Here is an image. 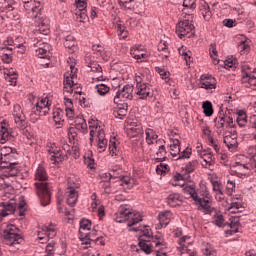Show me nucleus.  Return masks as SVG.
Here are the masks:
<instances>
[{
	"instance_id": "51",
	"label": "nucleus",
	"mask_w": 256,
	"mask_h": 256,
	"mask_svg": "<svg viewBox=\"0 0 256 256\" xmlns=\"http://www.w3.org/2000/svg\"><path fill=\"white\" fill-rule=\"evenodd\" d=\"M35 179L36 181H47L48 176H47V171L45 170V167L41 165L38 166L35 173Z\"/></svg>"
},
{
	"instance_id": "31",
	"label": "nucleus",
	"mask_w": 256,
	"mask_h": 256,
	"mask_svg": "<svg viewBox=\"0 0 256 256\" xmlns=\"http://www.w3.org/2000/svg\"><path fill=\"white\" fill-rule=\"evenodd\" d=\"M126 131L129 137H137L138 135H141V133H143V126L141 125V123L131 122L130 124H128Z\"/></svg>"
},
{
	"instance_id": "60",
	"label": "nucleus",
	"mask_w": 256,
	"mask_h": 256,
	"mask_svg": "<svg viewBox=\"0 0 256 256\" xmlns=\"http://www.w3.org/2000/svg\"><path fill=\"white\" fill-rule=\"evenodd\" d=\"M228 226L230 229L226 230V235H233L239 231V221H231Z\"/></svg>"
},
{
	"instance_id": "62",
	"label": "nucleus",
	"mask_w": 256,
	"mask_h": 256,
	"mask_svg": "<svg viewBox=\"0 0 256 256\" xmlns=\"http://www.w3.org/2000/svg\"><path fill=\"white\" fill-rule=\"evenodd\" d=\"M210 182L214 193H219L221 195V192H223V184L215 179H211Z\"/></svg>"
},
{
	"instance_id": "2",
	"label": "nucleus",
	"mask_w": 256,
	"mask_h": 256,
	"mask_svg": "<svg viewBox=\"0 0 256 256\" xmlns=\"http://www.w3.org/2000/svg\"><path fill=\"white\" fill-rule=\"evenodd\" d=\"M182 191L184 195H189L199 211L211 213L213 196L211 195V191H209L207 182L203 180L200 181L198 189L195 185H186L183 187Z\"/></svg>"
},
{
	"instance_id": "4",
	"label": "nucleus",
	"mask_w": 256,
	"mask_h": 256,
	"mask_svg": "<svg viewBox=\"0 0 256 256\" xmlns=\"http://www.w3.org/2000/svg\"><path fill=\"white\" fill-rule=\"evenodd\" d=\"M139 247L146 255H151L155 251L156 256H167V252L165 251L167 249V243L159 236H155L152 240L142 238L139 242Z\"/></svg>"
},
{
	"instance_id": "48",
	"label": "nucleus",
	"mask_w": 256,
	"mask_h": 256,
	"mask_svg": "<svg viewBox=\"0 0 256 256\" xmlns=\"http://www.w3.org/2000/svg\"><path fill=\"white\" fill-rule=\"evenodd\" d=\"M117 2L120 5L121 9L131 11L135 9V4L137 3V0H117Z\"/></svg>"
},
{
	"instance_id": "34",
	"label": "nucleus",
	"mask_w": 256,
	"mask_h": 256,
	"mask_svg": "<svg viewBox=\"0 0 256 256\" xmlns=\"http://www.w3.org/2000/svg\"><path fill=\"white\" fill-rule=\"evenodd\" d=\"M79 199V192L75 189L66 191V203L70 207H75L77 200Z\"/></svg>"
},
{
	"instance_id": "52",
	"label": "nucleus",
	"mask_w": 256,
	"mask_h": 256,
	"mask_svg": "<svg viewBox=\"0 0 256 256\" xmlns=\"http://www.w3.org/2000/svg\"><path fill=\"white\" fill-rule=\"evenodd\" d=\"M235 187H237V184L235 183V179H232L231 177L227 176V182H226V194L229 196L233 195L235 191Z\"/></svg>"
},
{
	"instance_id": "63",
	"label": "nucleus",
	"mask_w": 256,
	"mask_h": 256,
	"mask_svg": "<svg viewBox=\"0 0 256 256\" xmlns=\"http://www.w3.org/2000/svg\"><path fill=\"white\" fill-rule=\"evenodd\" d=\"M79 181L75 178V176H70L68 178V187L67 190H71V189H79Z\"/></svg>"
},
{
	"instance_id": "64",
	"label": "nucleus",
	"mask_w": 256,
	"mask_h": 256,
	"mask_svg": "<svg viewBox=\"0 0 256 256\" xmlns=\"http://www.w3.org/2000/svg\"><path fill=\"white\" fill-rule=\"evenodd\" d=\"M203 253L205 256H217V251L210 244H207V246L203 249Z\"/></svg>"
},
{
	"instance_id": "44",
	"label": "nucleus",
	"mask_w": 256,
	"mask_h": 256,
	"mask_svg": "<svg viewBox=\"0 0 256 256\" xmlns=\"http://www.w3.org/2000/svg\"><path fill=\"white\" fill-rule=\"evenodd\" d=\"M224 143L230 151H235V149H237V146H238L237 135L233 134L232 136L231 135L224 136Z\"/></svg>"
},
{
	"instance_id": "46",
	"label": "nucleus",
	"mask_w": 256,
	"mask_h": 256,
	"mask_svg": "<svg viewBox=\"0 0 256 256\" xmlns=\"http://www.w3.org/2000/svg\"><path fill=\"white\" fill-rule=\"evenodd\" d=\"M119 181L120 185L125 189H133L135 187V179L129 175H122Z\"/></svg>"
},
{
	"instance_id": "11",
	"label": "nucleus",
	"mask_w": 256,
	"mask_h": 256,
	"mask_svg": "<svg viewBox=\"0 0 256 256\" xmlns=\"http://www.w3.org/2000/svg\"><path fill=\"white\" fill-rule=\"evenodd\" d=\"M17 137V132L9 125L7 120L0 122V143L5 145L8 141H13Z\"/></svg>"
},
{
	"instance_id": "40",
	"label": "nucleus",
	"mask_w": 256,
	"mask_h": 256,
	"mask_svg": "<svg viewBox=\"0 0 256 256\" xmlns=\"http://www.w3.org/2000/svg\"><path fill=\"white\" fill-rule=\"evenodd\" d=\"M131 231H136V232L140 231L142 233L140 236V241L141 239H147V241H151V239H155V237H153V232H151V228H149V226L133 228L131 229Z\"/></svg>"
},
{
	"instance_id": "47",
	"label": "nucleus",
	"mask_w": 256,
	"mask_h": 256,
	"mask_svg": "<svg viewBox=\"0 0 256 256\" xmlns=\"http://www.w3.org/2000/svg\"><path fill=\"white\" fill-rule=\"evenodd\" d=\"M236 121L239 127H245L247 125V112L245 110H237Z\"/></svg>"
},
{
	"instance_id": "57",
	"label": "nucleus",
	"mask_w": 256,
	"mask_h": 256,
	"mask_svg": "<svg viewBox=\"0 0 256 256\" xmlns=\"http://www.w3.org/2000/svg\"><path fill=\"white\" fill-rule=\"evenodd\" d=\"M77 45V41L73 36H67L64 41V47L66 49H70L71 51H75V46Z\"/></svg>"
},
{
	"instance_id": "56",
	"label": "nucleus",
	"mask_w": 256,
	"mask_h": 256,
	"mask_svg": "<svg viewBox=\"0 0 256 256\" xmlns=\"http://www.w3.org/2000/svg\"><path fill=\"white\" fill-rule=\"evenodd\" d=\"M173 187H183L185 185V180L183 179V175L177 173L173 176L171 180Z\"/></svg>"
},
{
	"instance_id": "30",
	"label": "nucleus",
	"mask_w": 256,
	"mask_h": 256,
	"mask_svg": "<svg viewBox=\"0 0 256 256\" xmlns=\"http://www.w3.org/2000/svg\"><path fill=\"white\" fill-rule=\"evenodd\" d=\"M145 135H146V143L147 145H153V147L157 146V143L159 141H163V139H159V135H157V132L151 128H147L145 130Z\"/></svg>"
},
{
	"instance_id": "16",
	"label": "nucleus",
	"mask_w": 256,
	"mask_h": 256,
	"mask_svg": "<svg viewBox=\"0 0 256 256\" xmlns=\"http://www.w3.org/2000/svg\"><path fill=\"white\" fill-rule=\"evenodd\" d=\"M133 99V85L127 84L121 90H118L114 97L115 105H121L123 101Z\"/></svg>"
},
{
	"instance_id": "50",
	"label": "nucleus",
	"mask_w": 256,
	"mask_h": 256,
	"mask_svg": "<svg viewBox=\"0 0 256 256\" xmlns=\"http://www.w3.org/2000/svg\"><path fill=\"white\" fill-rule=\"evenodd\" d=\"M36 55L40 59H47L49 57V44H42V46L37 48Z\"/></svg>"
},
{
	"instance_id": "38",
	"label": "nucleus",
	"mask_w": 256,
	"mask_h": 256,
	"mask_svg": "<svg viewBox=\"0 0 256 256\" xmlns=\"http://www.w3.org/2000/svg\"><path fill=\"white\" fill-rule=\"evenodd\" d=\"M154 149H157L156 159H159L160 161L165 159L167 155V150L165 149V140H158L156 146H154Z\"/></svg>"
},
{
	"instance_id": "9",
	"label": "nucleus",
	"mask_w": 256,
	"mask_h": 256,
	"mask_svg": "<svg viewBox=\"0 0 256 256\" xmlns=\"http://www.w3.org/2000/svg\"><path fill=\"white\" fill-rule=\"evenodd\" d=\"M19 239L21 236L19 235V229L13 225H7V227L3 231L2 241L5 245H19Z\"/></svg>"
},
{
	"instance_id": "19",
	"label": "nucleus",
	"mask_w": 256,
	"mask_h": 256,
	"mask_svg": "<svg viewBox=\"0 0 256 256\" xmlns=\"http://www.w3.org/2000/svg\"><path fill=\"white\" fill-rule=\"evenodd\" d=\"M181 153V141H179V135L173 132L170 133V154L173 159H177Z\"/></svg>"
},
{
	"instance_id": "55",
	"label": "nucleus",
	"mask_w": 256,
	"mask_h": 256,
	"mask_svg": "<svg viewBox=\"0 0 256 256\" xmlns=\"http://www.w3.org/2000/svg\"><path fill=\"white\" fill-rule=\"evenodd\" d=\"M212 223L213 225H216V227H223L225 225V218H223V214L216 212L212 217Z\"/></svg>"
},
{
	"instance_id": "26",
	"label": "nucleus",
	"mask_w": 256,
	"mask_h": 256,
	"mask_svg": "<svg viewBox=\"0 0 256 256\" xmlns=\"http://www.w3.org/2000/svg\"><path fill=\"white\" fill-rule=\"evenodd\" d=\"M246 69H249V66L245 65L242 67V83H244L246 87H251V89L256 90V74L245 72Z\"/></svg>"
},
{
	"instance_id": "28",
	"label": "nucleus",
	"mask_w": 256,
	"mask_h": 256,
	"mask_svg": "<svg viewBox=\"0 0 256 256\" xmlns=\"http://www.w3.org/2000/svg\"><path fill=\"white\" fill-rule=\"evenodd\" d=\"M33 21L36 23V27H38V31L42 35H49V18L39 16L33 19Z\"/></svg>"
},
{
	"instance_id": "1",
	"label": "nucleus",
	"mask_w": 256,
	"mask_h": 256,
	"mask_svg": "<svg viewBox=\"0 0 256 256\" xmlns=\"http://www.w3.org/2000/svg\"><path fill=\"white\" fill-rule=\"evenodd\" d=\"M63 85L66 117H68V119H73L75 117L73 100L68 97L69 95H73V93L76 95L81 93V85L77 82V67L73 64V58H69L68 60V71L64 74Z\"/></svg>"
},
{
	"instance_id": "32",
	"label": "nucleus",
	"mask_w": 256,
	"mask_h": 256,
	"mask_svg": "<svg viewBox=\"0 0 256 256\" xmlns=\"http://www.w3.org/2000/svg\"><path fill=\"white\" fill-rule=\"evenodd\" d=\"M178 251H187V249H193V239L191 236H183L178 240Z\"/></svg>"
},
{
	"instance_id": "29",
	"label": "nucleus",
	"mask_w": 256,
	"mask_h": 256,
	"mask_svg": "<svg viewBox=\"0 0 256 256\" xmlns=\"http://www.w3.org/2000/svg\"><path fill=\"white\" fill-rule=\"evenodd\" d=\"M245 207H243V203L241 202V200L239 198H234L232 199L231 204L226 207L225 211L230 214H235V213H243Z\"/></svg>"
},
{
	"instance_id": "13",
	"label": "nucleus",
	"mask_w": 256,
	"mask_h": 256,
	"mask_svg": "<svg viewBox=\"0 0 256 256\" xmlns=\"http://www.w3.org/2000/svg\"><path fill=\"white\" fill-rule=\"evenodd\" d=\"M35 187L42 207H47L51 203V190L49 186L45 182H36Z\"/></svg>"
},
{
	"instance_id": "8",
	"label": "nucleus",
	"mask_w": 256,
	"mask_h": 256,
	"mask_svg": "<svg viewBox=\"0 0 256 256\" xmlns=\"http://www.w3.org/2000/svg\"><path fill=\"white\" fill-rule=\"evenodd\" d=\"M15 155L17 151L11 146H3L0 152V166L2 169H15Z\"/></svg>"
},
{
	"instance_id": "21",
	"label": "nucleus",
	"mask_w": 256,
	"mask_h": 256,
	"mask_svg": "<svg viewBox=\"0 0 256 256\" xmlns=\"http://www.w3.org/2000/svg\"><path fill=\"white\" fill-rule=\"evenodd\" d=\"M200 157L203 160L201 162L202 167L212 170L215 166V156H213V153L210 150H202L200 151Z\"/></svg>"
},
{
	"instance_id": "22",
	"label": "nucleus",
	"mask_w": 256,
	"mask_h": 256,
	"mask_svg": "<svg viewBox=\"0 0 256 256\" xmlns=\"http://www.w3.org/2000/svg\"><path fill=\"white\" fill-rule=\"evenodd\" d=\"M130 55L133 57V59H136V61H140V63H143V61H148L149 57H151V54L144 51L141 46L132 47L130 49Z\"/></svg>"
},
{
	"instance_id": "14",
	"label": "nucleus",
	"mask_w": 256,
	"mask_h": 256,
	"mask_svg": "<svg viewBox=\"0 0 256 256\" xmlns=\"http://www.w3.org/2000/svg\"><path fill=\"white\" fill-rule=\"evenodd\" d=\"M46 149L48 152V159L53 164L61 163V161H65V159H67L65 152L61 151V149L55 143H49Z\"/></svg>"
},
{
	"instance_id": "49",
	"label": "nucleus",
	"mask_w": 256,
	"mask_h": 256,
	"mask_svg": "<svg viewBox=\"0 0 256 256\" xmlns=\"http://www.w3.org/2000/svg\"><path fill=\"white\" fill-rule=\"evenodd\" d=\"M109 151H110V155H112V157L119 155V143L117 142L116 137L110 139Z\"/></svg>"
},
{
	"instance_id": "42",
	"label": "nucleus",
	"mask_w": 256,
	"mask_h": 256,
	"mask_svg": "<svg viewBox=\"0 0 256 256\" xmlns=\"http://www.w3.org/2000/svg\"><path fill=\"white\" fill-rule=\"evenodd\" d=\"M104 175L108 179H118V181H120L123 177V170L121 169V167L116 166L111 168L109 172L105 173Z\"/></svg>"
},
{
	"instance_id": "17",
	"label": "nucleus",
	"mask_w": 256,
	"mask_h": 256,
	"mask_svg": "<svg viewBox=\"0 0 256 256\" xmlns=\"http://www.w3.org/2000/svg\"><path fill=\"white\" fill-rule=\"evenodd\" d=\"M55 235H57V229L53 224L45 225L38 231V239L42 241L41 243H47Z\"/></svg>"
},
{
	"instance_id": "39",
	"label": "nucleus",
	"mask_w": 256,
	"mask_h": 256,
	"mask_svg": "<svg viewBox=\"0 0 256 256\" xmlns=\"http://www.w3.org/2000/svg\"><path fill=\"white\" fill-rule=\"evenodd\" d=\"M4 75H6L5 79L9 83V85H12L14 87L15 85H17V71L13 70V68H4Z\"/></svg>"
},
{
	"instance_id": "10",
	"label": "nucleus",
	"mask_w": 256,
	"mask_h": 256,
	"mask_svg": "<svg viewBox=\"0 0 256 256\" xmlns=\"http://www.w3.org/2000/svg\"><path fill=\"white\" fill-rule=\"evenodd\" d=\"M29 19L41 17V2L37 0H20Z\"/></svg>"
},
{
	"instance_id": "24",
	"label": "nucleus",
	"mask_w": 256,
	"mask_h": 256,
	"mask_svg": "<svg viewBox=\"0 0 256 256\" xmlns=\"http://www.w3.org/2000/svg\"><path fill=\"white\" fill-rule=\"evenodd\" d=\"M135 93L138 99H147L153 97V88H151V84H136Z\"/></svg>"
},
{
	"instance_id": "41",
	"label": "nucleus",
	"mask_w": 256,
	"mask_h": 256,
	"mask_svg": "<svg viewBox=\"0 0 256 256\" xmlns=\"http://www.w3.org/2000/svg\"><path fill=\"white\" fill-rule=\"evenodd\" d=\"M166 201L170 207H178L183 203V198L179 193H172L167 197Z\"/></svg>"
},
{
	"instance_id": "6",
	"label": "nucleus",
	"mask_w": 256,
	"mask_h": 256,
	"mask_svg": "<svg viewBox=\"0 0 256 256\" xmlns=\"http://www.w3.org/2000/svg\"><path fill=\"white\" fill-rule=\"evenodd\" d=\"M90 129V141L97 139V151L103 153L107 149V138H105V130L99 125V122L95 119L88 121Z\"/></svg>"
},
{
	"instance_id": "37",
	"label": "nucleus",
	"mask_w": 256,
	"mask_h": 256,
	"mask_svg": "<svg viewBox=\"0 0 256 256\" xmlns=\"http://www.w3.org/2000/svg\"><path fill=\"white\" fill-rule=\"evenodd\" d=\"M171 219H173V213L171 211H162L158 215L161 227H167L171 223Z\"/></svg>"
},
{
	"instance_id": "35",
	"label": "nucleus",
	"mask_w": 256,
	"mask_h": 256,
	"mask_svg": "<svg viewBox=\"0 0 256 256\" xmlns=\"http://www.w3.org/2000/svg\"><path fill=\"white\" fill-rule=\"evenodd\" d=\"M114 25H115V28L117 29V33L120 39H127V37L129 36V32L125 27V24H123V22H121L119 18H116L114 20Z\"/></svg>"
},
{
	"instance_id": "3",
	"label": "nucleus",
	"mask_w": 256,
	"mask_h": 256,
	"mask_svg": "<svg viewBox=\"0 0 256 256\" xmlns=\"http://www.w3.org/2000/svg\"><path fill=\"white\" fill-rule=\"evenodd\" d=\"M246 153L248 156H237L238 162H236V167L240 175H247L249 171L256 173V146L248 147Z\"/></svg>"
},
{
	"instance_id": "36",
	"label": "nucleus",
	"mask_w": 256,
	"mask_h": 256,
	"mask_svg": "<svg viewBox=\"0 0 256 256\" xmlns=\"http://www.w3.org/2000/svg\"><path fill=\"white\" fill-rule=\"evenodd\" d=\"M52 117L57 129H61L62 125L65 123V119H63V110H61V108H55Z\"/></svg>"
},
{
	"instance_id": "33",
	"label": "nucleus",
	"mask_w": 256,
	"mask_h": 256,
	"mask_svg": "<svg viewBox=\"0 0 256 256\" xmlns=\"http://www.w3.org/2000/svg\"><path fill=\"white\" fill-rule=\"evenodd\" d=\"M19 170L17 168H10V172L5 174L4 176H0V189H7L10 187V183L8 181L9 177H16Z\"/></svg>"
},
{
	"instance_id": "59",
	"label": "nucleus",
	"mask_w": 256,
	"mask_h": 256,
	"mask_svg": "<svg viewBox=\"0 0 256 256\" xmlns=\"http://www.w3.org/2000/svg\"><path fill=\"white\" fill-rule=\"evenodd\" d=\"M88 67H90L91 71L94 73L100 74L97 79H100L102 73H103V68H101V65H99L98 62L92 61L88 64Z\"/></svg>"
},
{
	"instance_id": "5",
	"label": "nucleus",
	"mask_w": 256,
	"mask_h": 256,
	"mask_svg": "<svg viewBox=\"0 0 256 256\" xmlns=\"http://www.w3.org/2000/svg\"><path fill=\"white\" fill-rule=\"evenodd\" d=\"M114 221L116 223H126L127 227H134V225L143 221V216L139 212H131L127 205H121L114 214Z\"/></svg>"
},
{
	"instance_id": "43",
	"label": "nucleus",
	"mask_w": 256,
	"mask_h": 256,
	"mask_svg": "<svg viewBox=\"0 0 256 256\" xmlns=\"http://www.w3.org/2000/svg\"><path fill=\"white\" fill-rule=\"evenodd\" d=\"M199 11L206 21H209V19H211V15H212L211 7H209V4L207 2L205 1L200 2Z\"/></svg>"
},
{
	"instance_id": "20",
	"label": "nucleus",
	"mask_w": 256,
	"mask_h": 256,
	"mask_svg": "<svg viewBox=\"0 0 256 256\" xmlns=\"http://www.w3.org/2000/svg\"><path fill=\"white\" fill-rule=\"evenodd\" d=\"M136 85H150L151 83V71L147 68H141L135 74Z\"/></svg>"
},
{
	"instance_id": "54",
	"label": "nucleus",
	"mask_w": 256,
	"mask_h": 256,
	"mask_svg": "<svg viewBox=\"0 0 256 256\" xmlns=\"http://www.w3.org/2000/svg\"><path fill=\"white\" fill-rule=\"evenodd\" d=\"M73 149H74V157H79V150H77L76 147L73 148L69 144L62 145L61 151H62V153H64V155H66V159L69 158Z\"/></svg>"
},
{
	"instance_id": "12",
	"label": "nucleus",
	"mask_w": 256,
	"mask_h": 256,
	"mask_svg": "<svg viewBox=\"0 0 256 256\" xmlns=\"http://www.w3.org/2000/svg\"><path fill=\"white\" fill-rule=\"evenodd\" d=\"M91 227H93V224H91L89 219H82L80 221L79 235L81 241V249H89V242L85 240H87V237L91 235Z\"/></svg>"
},
{
	"instance_id": "61",
	"label": "nucleus",
	"mask_w": 256,
	"mask_h": 256,
	"mask_svg": "<svg viewBox=\"0 0 256 256\" xmlns=\"http://www.w3.org/2000/svg\"><path fill=\"white\" fill-rule=\"evenodd\" d=\"M98 95H107L109 93V86L107 84L99 83L95 86Z\"/></svg>"
},
{
	"instance_id": "7",
	"label": "nucleus",
	"mask_w": 256,
	"mask_h": 256,
	"mask_svg": "<svg viewBox=\"0 0 256 256\" xmlns=\"http://www.w3.org/2000/svg\"><path fill=\"white\" fill-rule=\"evenodd\" d=\"M12 117L16 127L22 130L24 137H26V139H33V134H31L29 129H27V117H25V113L23 112L21 105L15 104L13 106Z\"/></svg>"
},
{
	"instance_id": "18",
	"label": "nucleus",
	"mask_w": 256,
	"mask_h": 256,
	"mask_svg": "<svg viewBox=\"0 0 256 256\" xmlns=\"http://www.w3.org/2000/svg\"><path fill=\"white\" fill-rule=\"evenodd\" d=\"M193 29V24H191L189 20L180 21L176 25V35L179 37V39H183V37L189 35Z\"/></svg>"
},
{
	"instance_id": "58",
	"label": "nucleus",
	"mask_w": 256,
	"mask_h": 256,
	"mask_svg": "<svg viewBox=\"0 0 256 256\" xmlns=\"http://www.w3.org/2000/svg\"><path fill=\"white\" fill-rule=\"evenodd\" d=\"M202 109L206 117H211V115H213V104L210 101L203 102Z\"/></svg>"
},
{
	"instance_id": "25",
	"label": "nucleus",
	"mask_w": 256,
	"mask_h": 256,
	"mask_svg": "<svg viewBox=\"0 0 256 256\" xmlns=\"http://www.w3.org/2000/svg\"><path fill=\"white\" fill-rule=\"evenodd\" d=\"M199 87L206 89V91H211V89L217 88V80L211 75H202L200 77Z\"/></svg>"
},
{
	"instance_id": "27",
	"label": "nucleus",
	"mask_w": 256,
	"mask_h": 256,
	"mask_svg": "<svg viewBox=\"0 0 256 256\" xmlns=\"http://www.w3.org/2000/svg\"><path fill=\"white\" fill-rule=\"evenodd\" d=\"M0 207H2V211L0 213V219H1V217H7L8 215H13V213H15V209H17V203H15V200L12 199L8 202L0 203Z\"/></svg>"
},
{
	"instance_id": "45",
	"label": "nucleus",
	"mask_w": 256,
	"mask_h": 256,
	"mask_svg": "<svg viewBox=\"0 0 256 256\" xmlns=\"http://www.w3.org/2000/svg\"><path fill=\"white\" fill-rule=\"evenodd\" d=\"M74 127L80 133H86L87 132V121H85V118H83L82 116H78L74 120Z\"/></svg>"
},
{
	"instance_id": "53",
	"label": "nucleus",
	"mask_w": 256,
	"mask_h": 256,
	"mask_svg": "<svg viewBox=\"0 0 256 256\" xmlns=\"http://www.w3.org/2000/svg\"><path fill=\"white\" fill-rule=\"evenodd\" d=\"M178 53H179V55H181V57H183V59L186 61L187 65H189V63H191V61H193L191 59V51H189L187 49V47L182 46V47L178 48Z\"/></svg>"
},
{
	"instance_id": "23",
	"label": "nucleus",
	"mask_w": 256,
	"mask_h": 256,
	"mask_svg": "<svg viewBox=\"0 0 256 256\" xmlns=\"http://www.w3.org/2000/svg\"><path fill=\"white\" fill-rule=\"evenodd\" d=\"M51 107V102L49 101V97L39 98L34 109H36L37 113L39 115H43V117H46V115H49V108Z\"/></svg>"
},
{
	"instance_id": "15",
	"label": "nucleus",
	"mask_w": 256,
	"mask_h": 256,
	"mask_svg": "<svg viewBox=\"0 0 256 256\" xmlns=\"http://www.w3.org/2000/svg\"><path fill=\"white\" fill-rule=\"evenodd\" d=\"M215 131L218 135H225V128L233 126V119L231 116H225V114H220L214 120Z\"/></svg>"
}]
</instances>
